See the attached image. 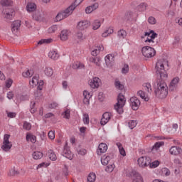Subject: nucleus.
Returning <instances> with one entry per match:
<instances>
[{"label":"nucleus","instance_id":"obj_3","mask_svg":"<svg viewBox=\"0 0 182 182\" xmlns=\"http://www.w3.org/2000/svg\"><path fill=\"white\" fill-rule=\"evenodd\" d=\"M117 102L114 106V109L119 113V114H122L123 113V106L126 105V100H124V95L122 93L118 95L117 98Z\"/></svg>","mask_w":182,"mask_h":182},{"label":"nucleus","instance_id":"obj_43","mask_svg":"<svg viewBox=\"0 0 182 182\" xmlns=\"http://www.w3.org/2000/svg\"><path fill=\"white\" fill-rule=\"evenodd\" d=\"M48 31V33H55V32L58 31V26L53 25L51 27H50Z\"/></svg>","mask_w":182,"mask_h":182},{"label":"nucleus","instance_id":"obj_49","mask_svg":"<svg viewBox=\"0 0 182 182\" xmlns=\"http://www.w3.org/2000/svg\"><path fill=\"white\" fill-rule=\"evenodd\" d=\"M148 22L149 23H150V25H156V23H157V21L156 20V18L153 16H150L148 18Z\"/></svg>","mask_w":182,"mask_h":182},{"label":"nucleus","instance_id":"obj_63","mask_svg":"<svg viewBox=\"0 0 182 182\" xmlns=\"http://www.w3.org/2000/svg\"><path fill=\"white\" fill-rule=\"evenodd\" d=\"M176 89H177V86L173 85V84L169 85L168 90L170 92H173V90H176Z\"/></svg>","mask_w":182,"mask_h":182},{"label":"nucleus","instance_id":"obj_16","mask_svg":"<svg viewBox=\"0 0 182 182\" xmlns=\"http://www.w3.org/2000/svg\"><path fill=\"white\" fill-rule=\"evenodd\" d=\"M105 60L107 66H112L114 63V57L112 54H108L105 58Z\"/></svg>","mask_w":182,"mask_h":182},{"label":"nucleus","instance_id":"obj_39","mask_svg":"<svg viewBox=\"0 0 182 182\" xmlns=\"http://www.w3.org/2000/svg\"><path fill=\"white\" fill-rule=\"evenodd\" d=\"M115 87H117L119 90H123L124 89V85H123V84H122L119 80H116Z\"/></svg>","mask_w":182,"mask_h":182},{"label":"nucleus","instance_id":"obj_24","mask_svg":"<svg viewBox=\"0 0 182 182\" xmlns=\"http://www.w3.org/2000/svg\"><path fill=\"white\" fill-rule=\"evenodd\" d=\"M114 31L113 30L112 27H109L107 30H106L102 34V38H107L109 35H112Z\"/></svg>","mask_w":182,"mask_h":182},{"label":"nucleus","instance_id":"obj_11","mask_svg":"<svg viewBox=\"0 0 182 182\" xmlns=\"http://www.w3.org/2000/svg\"><path fill=\"white\" fill-rule=\"evenodd\" d=\"M110 117H112V114L109 112H105L102 114V118L101 119L100 123L102 126H105L107 123L110 120Z\"/></svg>","mask_w":182,"mask_h":182},{"label":"nucleus","instance_id":"obj_25","mask_svg":"<svg viewBox=\"0 0 182 182\" xmlns=\"http://www.w3.org/2000/svg\"><path fill=\"white\" fill-rule=\"evenodd\" d=\"M4 14L6 15V19H12L13 16H15V11L14 9H11V11H4Z\"/></svg>","mask_w":182,"mask_h":182},{"label":"nucleus","instance_id":"obj_2","mask_svg":"<svg viewBox=\"0 0 182 182\" xmlns=\"http://www.w3.org/2000/svg\"><path fill=\"white\" fill-rule=\"evenodd\" d=\"M76 6H77V4L75 3H73L68 8H67L65 11H61L57 14L55 16V21L57 22H59L62 21L63 19H65V18H68L70 15H72L73 14V11L76 9Z\"/></svg>","mask_w":182,"mask_h":182},{"label":"nucleus","instance_id":"obj_33","mask_svg":"<svg viewBox=\"0 0 182 182\" xmlns=\"http://www.w3.org/2000/svg\"><path fill=\"white\" fill-rule=\"evenodd\" d=\"M44 73L46 75V76L50 77V76L53 75V70L50 68H46L44 69Z\"/></svg>","mask_w":182,"mask_h":182},{"label":"nucleus","instance_id":"obj_42","mask_svg":"<svg viewBox=\"0 0 182 182\" xmlns=\"http://www.w3.org/2000/svg\"><path fill=\"white\" fill-rule=\"evenodd\" d=\"M63 116L64 119H70V109H66L64 112H63Z\"/></svg>","mask_w":182,"mask_h":182},{"label":"nucleus","instance_id":"obj_23","mask_svg":"<svg viewBox=\"0 0 182 182\" xmlns=\"http://www.w3.org/2000/svg\"><path fill=\"white\" fill-rule=\"evenodd\" d=\"M48 156L50 160H52L53 161H56V159H57L56 154H55V152H53L52 149L48 150Z\"/></svg>","mask_w":182,"mask_h":182},{"label":"nucleus","instance_id":"obj_31","mask_svg":"<svg viewBox=\"0 0 182 182\" xmlns=\"http://www.w3.org/2000/svg\"><path fill=\"white\" fill-rule=\"evenodd\" d=\"M161 146H164V141H158L154 144V145L152 146L151 150H159V149L161 148Z\"/></svg>","mask_w":182,"mask_h":182},{"label":"nucleus","instance_id":"obj_55","mask_svg":"<svg viewBox=\"0 0 182 182\" xmlns=\"http://www.w3.org/2000/svg\"><path fill=\"white\" fill-rule=\"evenodd\" d=\"M128 124H129V129H134V127H136V125L137 124V123L136 122V121L132 120L130 122H129Z\"/></svg>","mask_w":182,"mask_h":182},{"label":"nucleus","instance_id":"obj_41","mask_svg":"<svg viewBox=\"0 0 182 182\" xmlns=\"http://www.w3.org/2000/svg\"><path fill=\"white\" fill-rule=\"evenodd\" d=\"M127 36V33L124 30H119L118 31V36L119 38H122V39H124L126 36Z\"/></svg>","mask_w":182,"mask_h":182},{"label":"nucleus","instance_id":"obj_52","mask_svg":"<svg viewBox=\"0 0 182 182\" xmlns=\"http://www.w3.org/2000/svg\"><path fill=\"white\" fill-rule=\"evenodd\" d=\"M122 73L126 75V73H129V65L125 64L124 68L122 69Z\"/></svg>","mask_w":182,"mask_h":182},{"label":"nucleus","instance_id":"obj_8","mask_svg":"<svg viewBox=\"0 0 182 182\" xmlns=\"http://www.w3.org/2000/svg\"><path fill=\"white\" fill-rule=\"evenodd\" d=\"M90 26V21L87 20L81 21L77 23V28L80 31H85V29H87Z\"/></svg>","mask_w":182,"mask_h":182},{"label":"nucleus","instance_id":"obj_53","mask_svg":"<svg viewBox=\"0 0 182 182\" xmlns=\"http://www.w3.org/2000/svg\"><path fill=\"white\" fill-rule=\"evenodd\" d=\"M77 38L78 39H81V41H84V39H86V36H85L83 35V33H82V32H80V31H78V32L77 33Z\"/></svg>","mask_w":182,"mask_h":182},{"label":"nucleus","instance_id":"obj_56","mask_svg":"<svg viewBox=\"0 0 182 182\" xmlns=\"http://www.w3.org/2000/svg\"><path fill=\"white\" fill-rule=\"evenodd\" d=\"M12 83H14V80H12V79L9 78V80H7L6 81V87H8V89H9V87H11L12 86Z\"/></svg>","mask_w":182,"mask_h":182},{"label":"nucleus","instance_id":"obj_12","mask_svg":"<svg viewBox=\"0 0 182 182\" xmlns=\"http://www.w3.org/2000/svg\"><path fill=\"white\" fill-rule=\"evenodd\" d=\"M107 151V144L105 143H101L98 146V149L97 150V154L101 156L102 153H106Z\"/></svg>","mask_w":182,"mask_h":182},{"label":"nucleus","instance_id":"obj_10","mask_svg":"<svg viewBox=\"0 0 182 182\" xmlns=\"http://www.w3.org/2000/svg\"><path fill=\"white\" fill-rule=\"evenodd\" d=\"M63 156L69 160H72L73 159V155L72 154V151H70V149L68 146V144L64 146Z\"/></svg>","mask_w":182,"mask_h":182},{"label":"nucleus","instance_id":"obj_61","mask_svg":"<svg viewBox=\"0 0 182 182\" xmlns=\"http://www.w3.org/2000/svg\"><path fill=\"white\" fill-rule=\"evenodd\" d=\"M7 117H10V119H14V117H16V113L15 112H8Z\"/></svg>","mask_w":182,"mask_h":182},{"label":"nucleus","instance_id":"obj_54","mask_svg":"<svg viewBox=\"0 0 182 182\" xmlns=\"http://www.w3.org/2000/svg\"><path fill=\"white\" fill-rule=\"evenodd\" d=\"M44 82L43 80H40L38 81V82L37 83L38 87H37V90H42V89H43V85H44Z\"/></svg>","mask_w":182,"mask_h":182},{"label":"nucleus","instance_id":"obj_48","mask_svg":"<svg viewBox=\"0 0 182 182\" xmlns=\"http://www.w3.org/2000/svg\"><path fill=\"white\" fill-rule=\"evenodd\" d=\"M160 164V161H154V162H150L149 167L151 168H156V167H158V166Z\"/></svg>","mask_w":182,"mask_h":182},{"label":"nucleus","instance_id":"obj_21","mask_svg":"<svg viewBox=\"0 0 182 182\" xmlns=\"http://www.w3.org/2000/svg\"><path fill=\"white\" fill-rule=\"evenodd\" d=\"M28 12H33L36 11V4L35 3H28L26 6Z\"/></svg>","mask_w":182,"mask_h":182},{"label":"nucleus","instance_id":"obj_44","mask_svg":"<svg viewBox=\"0 0 182 182\" xmlns=\"http://www.w3.org/2000/svg\"><path fill=\"white\" fill-rule=\"evenodd\" d=\"M113 170H114V164H113L108 165L105 168V171H107V173H112Z\"/></svg>","mask_w":182,"mask_h":182},{"label":"nucleus","instance_id":"obj_51","mask_svg":"<svg viewBox=\"0 0 182 182\" xmlns=\"http://www.w3.org/2000/svg\"><path fill=\"white\" fill-rule=\"evenodd\" d=\"M77 154H80V156H85L86 154V153H87L86 149H80V148H78L77 149Z\"/></svg>","mask_w":182,"mask_h":182},{"label":"nucleus","instance_id":"obj_50","mask_svg":"<svg viewBox=\"0 0 182 182\" xmlns=\"http://www.w3.org/2000/svg\"><path fill=\"white\" fill-rule=\"evenodd\" d=\"M35 106H36V103L31 102V109L30 112L31 113L33 114L36 112V107H35Z\"/></svg>","mask_w":182,"mask_h":182},{"label":"nucleus","instance_id":"obj_17","mask_svg":"<svg viewBox=\"0 0 182 182\" xmlns=\"http://www.w3.org/2000/svg\"><path fill=\"white\" fill-rule=\"evenodd\" d=\"M99 8V3H95L91 6H88L85 9V14H92L93 11H96Z\"/></svg>","mask_w":182,"mask_h":182},{"label":"nucleus","instance_id":"obj_9","mask_svg":"<svg viewBox=\"0 0 182 182\" xmlns=\"http://www.w3.org/2000/svg\"><path fill=\"white\" fill-rule=\"evenodd\" d=\"M130 175H131V177L132 178V182H141V181H143V178L141 177L140 173H139L137 171H132L131 172Z\"/></svg>","mask_w":182,"mask_h":182},{"label":"nucleus","instance_id":"obj_57","mask_svg":"<svg viewBox=\"0 0 182 182\" xmlns=\"http://www.w3.org/2000/svg\"><path fill=\"white\" fill-rule=\"evenodd\" d=\"M179 80L180 78H178V77H176L171 80L170 84L173 85L174 86H177V83H178Z\"/></svg>","mask_w":182,"mask_h":182},{"label":"nucleus","instance_id":"obj_29","mask_svg":"<svg viewBox=\"0 0 182 182\" xmlns=\"http://www.w3.org/2000/svg\"><path fill=\"white\" fill-rule=\"evenodd\" d=\"M90 62H92V63H95L96 66H100V58L99 57L90 58Z\"/></svg>","mask_w":182,"mask_h":182},{"label":"nucleus","instance_id":"obj_36","mask_svg":"<svg viewBox=\"0 0 182 182\" xmlns=\"http://www.w3.org/2000/svg\"><path fill=\"white\" fill-rule=\"evenodd\" d=\"M53 40L52 38H47V39H41L38 41V45H43V43H52Z\"/></svg>","mask_w":182,"mask_h":182},{"label":"nucleus","instance_id":"obj_13","mask_svg":"<svg viewBox=\"0 0 182 182\" xmlns=\"http://www.w3.org/2000/svg\"><path fill=\"white\" fill-rule=\"evenodd\" d=\"M11 32L13 33L16 32H18V31H19V28H21V21L19 20H17V21H14L12 23H11Z\"/></svg>","mask_w":182,"mask_h":182},{"label":"nucleus","instance_id":"obj_47","mask_svg":"<svg viewBox=\"0 0 182 182\" xmlns=\"http://www.w3.org/2000/svg\"><path fill=\"white\" fill-rule=\"evenodd\" d=\"M83 123L84 124H89L90 119H89V114H83Z\"/></svg>","mask_w":182,"mask_h":182},{"label":"nucleus","instance_id":"obj_38","mask_svg":"<svg viewBox=\"0 0 182 182\" xmlns=\"http://www.w3.org/2000/svg\"><path fill=\"white\" fill-rule=\"evenodd\" d=\"M39 75H35L34 77H33L31 81H30V85H38V83H39Z\"/></svg>","mask_w":182,"mask_h":182},{"label":"nucleus","instance_id":"obj_7","mask_svg":"<svg viewBox=\"0 0 182 182\" xmlns=\"http://www.w3.org/2000/svg\"><path fill=\"white\" fill-rule=\"evenodd\" d=\"M131 106L134 110H139L140 107V100L136 97H132L130 98Z\"/></svg>","mask_w":182,"mask_h":182},{"label":"nucleus","instance_id":"obj_30","mask_svg":"<svg viewBox=\"0 0 182 182\" xmlns=\"http://www.w3.org/2000/svg\"><path fill=\"white\" fill-rule=\"evenodd\" d=\"M101 23L100 21L99 20H95L94 22L92 23V29L93 31H97V29H99L101 26Z\"/></svg>","mask_w":182,"mask_h":182},{"label":"nucleus","instance_id":"obj_40","mask_svg":"<svg viewBox=\"0 0 182 182\" xmlns=\"http://www.w3.org/2000/svg\"><path fill=\"white\" fill-rule=\"evenodd\" d=\"M17 174H19V171H16L15 168H11L8 173V176H9V177L17 176Z\"/></svg>","mask_w":182,"mask_h":182},{"label":"nucleus","instance_id":"obj_58","mask_svg":"<svg viewBox=\"0 0 182 182\" xmlns=\"http://www.w3.org/2000/svg\"><path fill=\"white\" fill-rule=\"evenodd\" d=\"M151 36L150 38L154 41V39H156V38H157V36H159V34H157L156 33L154 32V31L151 30L150 31Z\"/></svg>","mask_w":182,"mask_h":182},{"label":"nucleus","instance_id":"obj_20","mask_svg":"<svg viewBox=\"0 0 182 182\" xmlns=\"http://www.w3.org/2000/svg\"><path fill=\"white\" fill-rule=\"evenodd\" d=\"M14 4V1H12L11 0H1L0 1V4L1 5V6H3V8H6L7 6H12Z\"/></svg>","mask_w":182,"mask_h":182},{"label":"nucleus","instance_id":"obj_6","mask_svg":"<svg viewBox=\"0 0 182 182\" xmlns=\"http://www.w3.org/2000/svg\"><path fill=\"white\" fill-rule=\"evenodd\" d=\"M137 162L139 167H147L151 163V158L149 156H141L138 159Z\"/></svg>","mask_w":182,"mask_h":182},{"label":"nucleus","instance_id":"obj_18","mask_svg":"<svg viewBox=\"0 0 182 182\" xmlns=\"http://www.w3.org/2000/svg\"><path fill=\"white\" fill-rule=\"evenodd\" d=\"M69 33L70 31L68 30H63L60 34V38L63 41H68L69 39Z\"/></svg>","mask_w":182,"mask_h":182},{"label":"nucleus","instance_id":"obj_37","mask_svg":"<svg viewBox=\"0 0 182 182\" xmlns=\"http://www.w3.org/2000/svg\"><path fill=\"white\" fill-rule=\"evenodd\" d=\"M22 75L23 76V77H31V76L33 75V70H28L26 72H23L22 73Z\"/></svg>","mask_w":182,"mask_h":182},{"label":"nucleus","instance_id":"obj_19","mask_svg":"<svg viewBox=\"0 0 182 182\" xmlns=\"http://www.w3.org/2000/svg\"><path fill=\"white\" fill-rule=\"evenodd\" d=\"M112 160V157L110 156L104 155L101 158V163L103 166H107L109 164V161Z\"/></svg>","mask_w":182,"mask_h":182},{"label":"nucleus","instance_id":"obj_59","mask_svg":"<svg viewBox=\"0 0 182 182\" xmlns=\"http://www.w3.org/2000/svg\"><path fill=\"white\" fill-rule=\"evenodd\" d=\"M48 137L50 139V140H53L55 139V132L50 131L48 132Z\"/></svg>","mask_w":182,"mask_h":182},{"label":"nucleus","instance_id":"obj_5","mask_svg":"<svg viewBox=\"0 0 182 182\" xmlns=\"http://www.w3.org/2000/svg\"><path fill=\"white\" fill-rule=\"evenodd\" d=\"M9 137H11V135L4 134L3 145L1 146L4 151H9L12 149V144L9 141Z\"/></svg>","mask_w":182,"mask_h":182},{"label":"nucleus","instance_id":"obj_64","mask_svg":"<svg viewBox=\"0 0 182 182\" xmlns=\"http://www.w3.org/2000/svg\"><path fill=\"white\" fill-rule=\"evenodd\" d=\"M176 15V13L173 10H168L167 11V16H174Z\"/></svg>","mask_w":182,"mask_h":182},{"label":"nucleus","instance_id":"obj_46","mask_svg":"<svg viewBox=\"0 0 182 182\" xmlns=\"http://www.w3.org/2000/svg\"><path fill=\"white\" fill-rule=\"evenodd\" d=\"M31 127L32 125L31 124V123L28 122H24L23 125V128L24 129V130H31Z\"/></svg>","mask_w":182,"mask_h":182},{"label":"nucleus","instance_id":"obj_1","mask_svg":"<svg viewBox=\"0 0 182 182\" xmlns=\"http://www.w3.org/2000/svg\"><path fill=\"white\" fill-rule=\"evenodd\" d=\"M168 66V62L166 59L162 58L158 60L155 65V73L157 77L156 82L154 85V94L156 97L159 99H164L167 97L168 95V87L164 80H166L168 77L167 71L164 69V65Z\"/></svg>","mask_w":182,"mask_h":182},{"label":"nucleus","instance_id":"obj_26","mask_svg":"<svg viewBox=\"0 0 182 182\" xmlns=\"http://www.w3.org/2000/svg\"><path fill=\"white\" fill-rule=\"evenodd\" d=\"M48 56L49 58H50V59H53L54 60H56L57 59L59 58V53H58L56 51H50L48 53Z\"/></svg>","mask_w":182,"mask_h":182},{"label":"nucleus","instance_id":"obj_35","mask_svg":"<svg viewBox=\"0 0 182 182\" xmlns=\"http://www.w3.org/2000/svg\"><path fill=\"white\" fill-rule=\"evenodd\" d=\"M149 6V5H147V3H141L139 6H138V9L139 11H141V12L146 11V9H147V7Z\"/></svg>","mask_w":182,"mask_h":182},{"label":"nucleus","instance_id":"obj_60","mask_svg":"<svg viewBox=\"0 0 182 182\" xmlns=\"http://www.w3.org/2000/svg\"><path fill=\"white\" fill-rule=\"evenodd\" d=\"M7 99L9 100H11V99H14V92L10 91L7 93Z\"/></svg>","mask_w":182,"mask_h":182},{"label":"nucleus","instance_id":"obj_32","mask_svg":"<svg viewBox=\"0 0 182 182\" xmlns=\"http://www.w3.org/2000/svg\"><path fill=\"white\" fill-rule=\"evenodd\" d=\"M137 93L141 99H144L145 102H149V97H146V93L143 90H139Z\"/></svg>","mask_w":182,"mask_h":182},{"label":"nucleus","instance_id":"obj_62","mask_svg":"<svg viewBox=\"0 0 182 182\" xmlns=\"http://www.w3.org/2000/svg\"><path fill=\"white\" fill-rule=\"evenodd\" d=\"M83 96H84V97H87V98H90V97H92V95H90V93L88 92L87 90H85V91L83 92Z\"/></svg>","mask_w":182,"mask_h":182},{"label":"nucleus","instance_id":"obj_22","mask_svg":"<svg viewBox=\"0 0 182 182\" xmlns=\"http://www.w3.org/2000/svg\"><path fill=\"white\" fill-rule=\"evenodd\" d=\"M26 141H30L31 143H36V136L31 134H26Z\"/></svg>","mask_w":182,"mask_h":182},{"label":"nucleus","instance_id":"obj_4","mask_svg":"<svg viewBox=\"0 0 182 182\" xmlns=\"http://www.w3.org/2000/svg\"><path fill=\"white\" fill-rule=\"evenodd\" d=\"M141 52L145 58H153V56L156 55V50L150 46L143 47Z\"/></svg>","mask_w":182,"mask_h":182},{"label":"nucleus","instance_id":"obj_34","mask_svg":"<svg viewBox=\"0 0 182 182\" xmlns=\"http://www.w3.org/2000/svg\"><path fill=\"white\" fill-rule=\"evenodd\" d=\"M96 181V174L95 173H90L87 177V182Z\"/></svg>","mask_w":182,"mask_h":182},{"label":"nucleus","instance_id":"obj_27","mask_svg":"<svg viewBox=\"0 0 182 182\" xmlns=\"http://www.w3.org/2000/svg\"><path fill=\"white\" fill-rule=\"evenodd\" d=\"M41 157H43V154L41 151H34L33 153V159L34 160H39Z\"/></svg>","mask_w":182,"mask_h":182},{"label":"nucleus","instance_id":"obj_15","mask_svg":"<svg viewBox=\"0 0 182 182\" xmlns=\"http://www.w3.org/2000/svg\"><path fill=\"white\" fill-rule=\"evenodd\" d=\"M181 151H182V149L181 148H180V146H174L169 149V153L173 156H178V154H180Z\"/></svg>","mask_w":182,"mask_h":182},{"label":"nucleus","instance_id":"obj_45","mask_svg":"<svg viewBox=\"0 0 182 182\" xmlns=\"http://www.w3.org/2000/svg\"><path fill=\"white\" fill-rule=\"evenodd\" d=\"M143 89L150 92V91H151V85H150V83H145L143 85Z\"/></svg>","mask_w":182,"mask_h":182},{"label":"nucleus","instance_id":"obj_14","mask_svg":"<svg viewBox=\"0 0 182 182\" xmlns=\"http://www.w3.org/2000/svg\"><path fill=\"white\" fill-rule=\"evenodd\" d=\"M100 79L97 77H95L90 82V86L92 89H97V87H99L100 86Z\"/></svg>","mask_w":182,"mask_h":182},{"label":"nucleus","instance_id":"obj_28","mask_svg":"<svg viewBox=\"0 0 182 182\" xmlns=\"http://www.w3.org/2000/svg\"><path fill=\"white\" fill-rule=\"evenodd\" d=\"M33 19L37 22H41L42 21V16H41V12L37 11L33 14Z\"/></svg>","mask_w":182,"mask_h":182}]
</instances>
